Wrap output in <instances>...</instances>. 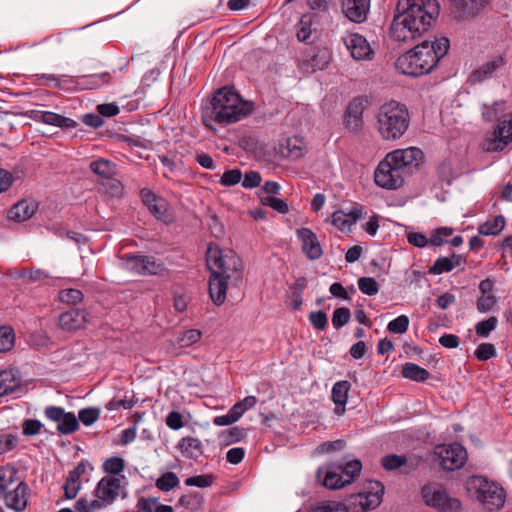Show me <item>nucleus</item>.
I'll list each match as a JSON object with an SVG mask.
<instances>
[{
    "label": "nucleus",
    "mask_w": 512,
    "mask_h": 512,
    "mask_svg": "<svg viewBox=\"0 0 512 512\" xmlns=\"http://www.w3.org/2000/svg\"><path fill=\"white\" fill-rule=\"evenodd\" d=\"M440 13L437 0H398L389 35L397 42H411L429 30Z\"/></svg>",
    "instance_id": "nucleus-1"
},
{
    "label": "nucleus",
    "mask_w": 512,
    "mask_h": 512,
    "mask_svg": "<svg viewBox=\"0 0 512 512\" xmlns=\"http://www.w3.org/2000/svg\"><path fill=\"white\" fill-rule=\"evenodd\" d=\"M206 265L210 271V299L220 306L226 300L228 282L237 283L242 279V260L233 250H222L217 244L210 243L206 251Z\"/></svg>",
    "instance_id": "nucleus-2"
},
{
    "label": "nucleus",
    "mask_w": 512,
    "mask_h": 512,
    "mask_svg": "<svg viewBox=\"0 0 512 512\" xmlns=\"http://www.w3.org/2000/svg\"><path fill=\"white\" fill-rule=\"evenodd\" d=\"M423 159V152L416 147L397 149L386 154L374 171L375 184L383 189L400 188L412 167H417Z\"/></svg>",
    "instance_id": "nucleus-3"
},
{
    "label": "nucleus",
    "mask_w": 512,
    "mask_h": 512,
    "mask_svg": "<svg viewBox=\"0 0 512 512\" xmlns=\"http://www.w3.org/2000/svg\"><path fill=\"white\" fill-rule=\"evenodd\" d=\"M449 39L441 37L435 41H424L400 55L396 69L407 76L418 77L430 73L448 53Z\"/></svg>",
    "instance_id": "nucleus-4"
},
{
    "label": "nucleus",
    "mask_w": 512,
    "mask_h": 512,
    "mask_svg": "<svg viewBox=\"0 0 512 512\" xmlns=\"http://www.w3.org/2000/svg\"><path fill=\"white\" fill-rule=\"evenodd\" d=\"M254 110V104L242 99L232 86L219 88L210 101L209 118L226 126L241 121Z\"/></svg>",
    "instance_id": "nucleus-5"
},
{
    "label": "nucleus",
    "mask_w": 512,
    "mask_h": 512,
    "mask_svg": "<svg viewBox=\"0 0 512 512\" xmlns=\"http://www.w3.org/2000/svg\"><path fill=\"white\" fill-rule=\"evenodd\" d=\"M376 118L377 130L384 140L399 139L407 131L410 123L406 105L394 100L381 105Z\"/></svg>",
    "instance_id": "nucleus-6"
},
{
    "label": "nucleus",
    "mask_w": 512,
    "mask_h": 512,
    "mask_svg": "<svg viewBox=\"0 0 512 512\" xmlns=\"http://www.w3.org/2000/svg\"><path fill=\"white\" fill-rule=\"evenodd\" d=\"M361 470V461L354 459L344 465L328 464L325 467H319L316 475L323 486L330 490H336L351 484L359 476Z\"/></svg>",
    "instance_id": "nucleus-7"
},
{
    "label": "nucleus",
    "mask_w": 512,
    "mask_h": 512,
    "mask_svg": "<svg viewBox=\"0 0 512 512\" xmlns=\"http://www.w3.org/2000/svg\"><path fill=\"white\" fill-rule=\"evenodd\" d=\"M467 490L487 511L501 509L506 500L504 489L483 476H472L467 482Z\"/></svg>",
    "instance_id": "nucleus-8"
},
{
    "label": "nucleus",
    "mask_w": 512,
    "mask_h": 512,
    "mask_svg": "<svg viewBox=\"0 0 512 512\" xmlns=\"http://www.w3.org/2000/svg\"><path fill=\"white\" fill-rule=\"evenodd\" d=\"M423 503L438 512H460L461 501L452 497L447 489L440 483L429 482L421 488Z\"/></svg>",
    "instance_id": "nucleus-9"
},
{
    "label": "nucleus",
    "mask_w": 512,
    "mask_h": 512,
    "mask_svg": "<svg viewBox=\"0 0 512 512\" xmlns=\"http://www.w3.org/2000/svg\"><path fill=\"white\" fill-rule=\"evenodd\" d=\"M139 194L143 204L157 220L166 225L172 224L175 221L170 204L164 197L155 194L148 188L141 189Z\"/></svg>",
    "instance_id": "nucleus-10"
},
{
    "label": "nucleus",
    "mask_w": 512,
    "mask_h": 512,
    "mask_svg": "<svg viewBox=\"0 0 512 512\" xmlns=\"http://www.w3.org/2000/svg\"><path fill=\"white\" fill-rule=\"evenodd\" d=\"M435 453L440 459V466L447 471L462 468L467 460L466 449L459 443L439 446Z\"/></svg>",
    "instance_id": "nucleus-11"
},
{
    "label": "nucleus",
    "mask_w": 512,
    "mask_h": 512,
    "mask_svg": "<svg viewBox=\"0 0 512 512\" xmlns=\"http://www.w3.org/2000/svg\"><path fill=\"white\" fill-rule=\"evenodd\" d=\"M512 142V112L498 119L492 138L485 143L488 152L503 151Z\"/></svg>",
    "instance_id": "nucleus-12"
},
{
    "label": "nucleus",
    "mask_w": 512,
    "mask_h": 512,
    "mask_svg": "<svg viewBox=\"0 0 512 512\" xmlns=\"http://www.w3.org/2000/svg\"><path fill=\"white\" fill-rule=\"evenodd\" d=\"M45 416L57 422V432L61 435H69L79 429V420L73 412H66L58 406H47L44 410Z\"/></svg>",
    "instance_id": "nucleus-13"
},
{
    "label": "nucleus",
    "mask_w": 512,
    "mask_h": 512,
    "mask_svg": "<svg viewBox=\"0 0 512 512\" xmlns=\"http://www.w3.org/2000/svg\"><path fill=\"white\" fill-rule=\"evenodd\" d=\"M130 269L141 275H163L167 270L164 263L154 256L132 254Z\"/></svg>",
    "instance_id": "nucleus-14"
},
{
    "label": "nucleus",
    "mask_w": 512,
    "mask_h": 512,
    "mask_svg": "<svg viewBox=\"0 0 512 512\" xmlns=\"http://www.w3.org/2000/svg\"><path fill=\"white\" fill-rule=\"evenodd\" d=\"M490 0H451L453 13L460 20H468L478 16Z\"/></svg>",
    "instance_id": "nucleus-15"
},
{
    "label": "nucleus",
    "mask_w": 512,
    "mask_h": 512,
    "mask_svg": "<svg viewBox=\"0 0 512 512\" xmlns=\"http://www.w3.org/2000/svg\"><path fill=\"white\" fill-rule=\"evenodd\" d=\"M123 479L124 476L121 478L115 476L103 477L98 482L94 490L95 497L105 500L106 503L111 504L120 494Z\"/></svg>",
    "instance_id": "nucleus-16"
},
{
    "label": "nucleus",
    "mask_w": 512,
    "mask_h": 512,
    "mask_svg": "<svg viewBox=\"0 0 512 512\" xmlns=\"http://www.w3.org/2000/svg\"><path fill=\"white\" fill-rule=\"evenodd\" d=\"M88 316L85 309L73 308L60 314L58 325L63 331L74 332L85 327Z\"/></svg>",
    "instance_id": "nucleus-17"
},
{
    "label": "nucleus",
    "mask_w": 512,
    "mask_h": 512,
    "mask_svg": "<svg viewBox=\"0 0 512 512\" xmlns=\"http://www.w3.org/2000/svg\"><path fill=\"white\" fill-rule=\"evenodd\" d=\"M365 216L366 211L364 210V207L358 203H354L349 212H344L342 210L335 211L332 214V224L340 231L344 232L346 230H350L352 225Z\"/></svg>",
    "instance_id": "nucleus-18"
},
{
    "label": "nucleus",
    "mask_w": 512,
    "mask_h": 512,
    "mask_svg": "<svg viewBox=\"0 0 512 512\" xmlns=\"http://www.w3.org/2000/svg\"><path fill=\"white\" fill-rule=\"evenodd\" d=\"M297 237L301 241L302 252L310 260L319 259L323 250L316 234L309 228L302 227L297 230Z\"/></svg>",
    "instance_id": "nucleus-19"
},
{
    "label": "nucleus",
    "mask_w": 512,
    "mask_h": 512,
    "mask_svg": "<svg viewBox=\"0 0 512 512\" xmlns=\"http://www.w3.org/2000/svg\"><path fill=\"white\" fill-rule=\"evenodd\" d=\"M29 490V486L26 482L19 481L13 490L7 491L2 496L5 505L16 512H23L28 504Z\"/></svg>",
    "instance_id": "nucleus-20"
},
{
    "label": "nucleus",
    "mask_w": 512,
    "mask_h": 512,
    "mask_svg": "<svg viewBox=\"0 0 512 512\" xmlns=\"http://www.w3.org/2000/svg\"><path fill=\"white\" fill-rule=\"evenodd\" d=\"M345 45L355 60H370L374 55L367 39L358 33L348 35Z\"/></svg>",
    "instance_id": "nucleus-21"
},
{
    "label": "nucleus",
    "mask_w": 512,
    "mask_h": 512,
    "mask_svg": "<svg viewBox=\"0 0 512 512\" xmlns=\"http://www.w3.org/2000/svg\"><path fill=\"white\" fill-rule=\"evenodd\" d=\"M30 118L35 122L51 125L63 129H74L77 126V122L72 118L65 117L52 111H31Z\"/></svg>",
    "instance_id": "nucleus-22"
},
{
    "label": "nucleus",
    "mask_w": 512,
    "mask_h": 512,
    "mask_svg": "<svg viewBox=\"0 0 512 512\" xmlns=\"http://www.w3.org/2000/svg\"><path fill=\"white\" fill-rule=\"evenodd\" d=\"M370 0H343L342 11L352 22L362 23L367 19Z\"/></svg>",
    "instance_id": "nucleus-23"
},
{
    "label": "nucleus",
    "mask_w": 512,
    "mask_h": 512,
    "mask_svg": "<svg viewBox=\"0 0 512 512\" xmlns=\"http://www.w3.org/2000/svg\"><path fill=\"white\" fill-rule=\"evenodd\" d=\"M384 485L379 481L369 482L368 491L358 494L359 504L362 511L375 509L382 502Z\"/></svg>",
    "instance_id": "nucleus-24"
},
{
    "label": "nucleus",
    "mask_w": 512,
    "mask_h": 512,
    "mask_svg": "<svg viewBox=\"0 0 512 512\" xmlns=\"http://www.w3.org/2000/svg\"><path fill=\"white\" fill-rule=\"evenodd\" d=\"M351 389V384L347 380L337 381L331 391V399L335 405L334 414L337 416L344 415L346 411V404L348 401V393Z\"/></svg>",
    "instance_id": "nucleus-25"
},
{
    "label": "nucleus",
    "mask_w": 512,
    "mask_h": 512,
    "mask_svg": "<svg viewBox=\"0 0 512 512\" xmlns=\"http://www.w3.org/2000/svg\"><path fill=\"white\" fill-rule=\"evenodd\" d=\"M38 203L33 199L18 201L8 212L9 219L24 222L30 219L37 211Z\"/></svg>",
    "instance_id": "nucleus-26"
},
{
    "label": "nucleus",
    "mask_w": 512,
    "mask_h": 512,
    "mask_svg": "<svg viewBox=\"0 0 512 512\" xmlns=\"http://www.w3.org/2000/svg\"><path fill=\"white\" fill-rule=\"evenodd\" d=\"M505 63L502 56H497L492 60L484 63L478 69L474 70L467 80L471 85L481 83L485 79L492 76V74Z\"/></svg>",
    "instance_id": "nucleus-27"
},
{
    "label": "nucleus",
    "mask_w": 512,
    "mask_h": 512,
    "mask_svg": "<svg viewBox=\"0 0 512 512\" xmlns=\"http://www.w3.org/2000/svg\"><path fill=\"white\" fill-rule=\"evenodd\" d=\"M363 104L355 99L349 103L345 114V125L351 131H358L363 125Z\"/></svg>",
    "instance_id": "nucleus-28"
},
{
    "label": "nucleus",
    "mask_w": 512,
    "mask_h": 512,
    "mask_svg": "<svg viewBox=\"0 0 512 512\" xmlns=\"http://www.w3.org/2000/svg\"><path fill=\"white\" fill-rule=\"evenodd\" d=\"M461 255L453 254L451 257H439L435 260L434 264L429 267L428 273L431 275H440L443 273L451 272L455 267L463 263Z\"/></svg>",
    "instance_id": "nucleus-29"
},
{
    "label": "nucleus",
    "mask_w": 512,
    "mask_h": 512,
    "mask_svg": "<svg viewBox=\"0 0 512 512\" xmlns=\"http://www.w3.org/2000/svg\"><path fill=\"white\" fill-rule=\"evenodd\" d=\"M111 80L109 72H102L98 74L82 75L79 76L76 83L82 89H99L102 86L108 84Z\"/></svg>",
    "instance_id": "nucleus-30"
},
{
    "label": "nucleus",
    "mask_w": 512,
    "mask_h": 512,
    "mask_svg": "<svg viewBox=\"0 0 512 512\" xmlns=\"http://www.w3.org/2000/svg\"><path fill=\"white\" fill-rule=\"evenodd\" d=\"M177 448L187 458L197 459L203 453L201 441L190 436L183 437L178 442Z\"/></svg>",
    "instance_id": "nucleus-31"
},
{
    "label": "nucleus",
    "mask_w": 512,
    "mask_h": 512,
    "mask_svg": "<svg viewBox=\"0 0 512 512\" xmlns=\"http://www.w3.org/2000/svg\"><path fill=\"white\" fill-rule=\"evenodd\" d=\"M401 374L404 378L416 382H424L430 377L428 370L412 362L403 365Z\"/></svg>",
    "instance_id": "nucleus-32"
},
{
    "label": "nucleus",
    "mask_w": 512,
    "mask_h": 512,
    "mask_svg": "<svg viewBox=\"0 0 512 512\" xmlns=\"http://www.w3.org/2000/svg\"><path fill=\"white\" fill-rule=\"evenodd\" d=\"M90 169L101 178L107 180H113V176L116 175V165L106 159H98L91 162Z\"/></svg>",
    "instance_id": "nucleus-33"
},
{
    "label": "nucleus",
    "mask_w": 512,
    "mask_h": 512,
    "mask_svg": "<svg viewBox=\"0 0 512 512\" xmlns=\"http://www.w3.org/2000/svg\"><path fill=\"white\" fill-rule=\"evenodd\" d=\"M19 386V379L12 370L0 372V397L13 393Z\"/></svg>",
    "instance_id": "nucleus-34"
},
{
    "label": "nucleus",
    "mask_w": 512,
    "mask_h": 512,
    "mask_svg": "<svg viewBox=\"0 0 512 512\" xmlns=\"http://www.w3.org/2000/svg\"><path fill=\"white\" fill-rule=\"evenodd\" d=\"M18 481V470L12 465L0 466V496Z\"/></svg>",
    "instance_id": "nucleus-35"
},
{
    "label": "nucleus",
    "mask_w": 512,
    "mask_h": 512,
    "mask_svg": "<svg viewBox=\"0 0 512 512\" xmlns=\"http://www.w3.org/2000/svg\"><path fill=\"white\" fill-rule=\"evenodd\" d=\"M505 224V218L502 215H498L481 224L478 232L485 236L498 235L504 229Z\"/></svg>",
    "instance_id": "nucleus-36"
},
{
    "label": "nucleus",
    "mask_w": 512,
    "mask_h": 512,
    "mask_svg": "<svg viewBox=\"0 0 512 512\" xmlns=\"http://www.w3.org/2000/svg\"><path fill=\"white\" fill-rule=\"evenodd\" d=\"M202 338V332L198 329L180 331L176 336L175 344L179 348H188L196 344Z\"/></svg>",
    "instance_id": "nucleus-37"
},
{
    "label": "nucleus",
    "mask_w": 512,
    "mask_h": 512,
    "mask_svg": "<svg viewBox=\"0 0 512 512\" xmlns=\"http://www.w3.org/2000/svg\"><path fill=\"white\" fill-rule=\"evenodd\" d=\"M313 16L304 14L296 25V36L300 42L310 43L312 34Z\"/></svg>",
    "instance_id": "nucleus-38"
},
{
    "label": "nucleus",
    "mask_w": 512,
    "mask_h": 512,
    "mask_svg": "<svg viewBox=\"0 0 512 512\" xmlns=\"http://www.w3.org/2000/svg\"><path fill=\"white\" fill-rule=\"evenodd\" d=\"M180 506L191 511H197L203 508L204 499L198 492L182 495L178 500Z\"/></svg>",
    "instance_id": "nucleus-39"
},
{
    "label": "nucleus",
    "mask_w": 512,
    "mask_h": 512,
    "mask_svg": "<svg viewBox=\"0 0 512 512\" xmlns=\"http://www.w3.org/2000/svg\"><path fill=\"white\" fill-rule=\"evenodd\" d=\"M107 505H109V503H106L105 500L97 497L91 501H87L85 498H80L75 503V509L77 512H91L103 509Z\"/></svg>",
    "instance_id": "nucleus-40"
},
{
    "label": "nucleus",
    "mask_w": 512,
    "mask_h": 512,
    "mask_svg": "<svg viewBox=\"0 0 512 512\" xmlns=\"http://www.w3.org/2000/svg\"><path fill=\"white\" fill-rule=\"evenodd\" d=\"M180 483L178 476L174 472H165L156 480V487L163 492H168Z\"/></svg>",
    "instance_id": "nucleus-41"
},
{
    "label": "nucleus",
    "mask_w": 512,
    "mask_h": 512,
    "mask_svg": "<svg viewBox=\"0 0 512 512\" xmlns=\"http://www.w3.org/2000/svg\"><path fill=\"white\" fill-rule=\"evenodd\" d=\"M15 345V333L11 326L0 327V352H8Z\"/></svg>",
    "instance_id": "nucleus-42"
},
{
    "label": "nucleus",
    "mask_w": 512,
    "mask_h": 512,
    "mask_svg": "<svg viewBox=\"0 0 512 512\" xmlns=\"http://www.w3.org/2000/svg\"><path fill=\"white\" fill-rule=\"evenodd\" d=\"M103 471L107 474L118 475L125 468V461L121 457H110L102 465Z\"/></svg>",
    "instance_id": "nucleus-43"
},
{
    "label": "nucleus",
    "mask_w": 512,
    "mask_h": 512,
    "mask_svg": "<svg viewBox=\"0 0 512 512\" xmlns=\"http://www.w3.org/2000/svg\"><path fill=\"white\" fill-rule=\"evenodd\" d=\"M61 302L69 305H75L83 300V293L78 289H63L59 292Z\"/></svg>",
    "instance_id": "nucleus-44"
},
{
    "label": "nucleus",
    "mask_w": 512,
    "mask_h": 512,
    "mask_svg": "<svg viewBox=\"0 0 512 512\" xmlns=\"http://www.w3.org/2000/svg\"><path fill=\"white\" fill-rule=\"evenodd\" d=\"M261 203L264 206L271 207L273 210H275L281 214H286L289 212V207H288L287 202L280 198H276L273 196L261 197Z\"/></svg>",
    "instance_id": "nucleus-45"
},
{
    "label": "nucleus",
    "mask_w": 512,
    "mask_h": 512,
    "mask_svg": "<svg viewBox=\"0 0 512 512\" xmlns=\"http://www.w3.org/2000/svg\"><path fill=\"white\" fill-rule=\"evenodd\" d=\"M359 290L368 296L376 295L379 291V285L372 277H361L358 279Z\"/></svg>",
    "instance_id": "nucleus-46"
},
{
    "label": "nucleus",
    "mask_w": 512,
    "mask_h": 512,
    "mask_svg": "<svg viewBox=\"0 0 512 512\" xmlns=\"http://www.w3.org/2000/svg\"><path fill=\"white\" fill-rule=\"evenodd\" d=\"M498 324V319L495 316H491L488 319L478 322L475 326L476 334L479 337H487L491 331H493Z\"/></svg>",
    "instance_id": "nucleus-47"
},
{
    "label": "nucleus",
    "mask_w": 512,
    "mask_h": 512,
    "mask_svg": "<svg viewBox=\"0 0 512 512\" xmlns=\"http://www.w3.org/2000/svg\"><path fill=\"white\" fill-rule=\"evenodd\" d=\"M381 463L386 470L391 471L405 465L407 463V458L402 455L390 454L384 456Z\"/></svg>",
    "instance_id": "nucleus-48"
},
{
    "label": "nucleus",
    "mask_w": 512,
    "mask_h": 512,
    "mask_svg": "<svg viewBox=\"0 0 512 512\" xmlns=\"http://www.w3.org/2000/svg\"><path fill=\"white\" fill-rule=\"evenodd\" d=\"M351 317L350 310L346 307H340L334 310L332 316V324L335 329L345 326Z\"/></svg>",
    "instance_id": "nucleus-49"
},
{
    "label": "nucleus",
    "mask_w": 512,
    "mask_h": 512,
    "mask_svg": "<svg viewBox=\"0 0 512 512\" xmlns=\"http://www.w3.org/2000/svg\"><path fill=\"white\" fill-rule=\"evenodd\" d=\"M409 318L406 315H400L389 322L387 329L394 334H403L408 330Z\"/></svg>",
    "instance_id": "nucleus-50"
},
{
    "label": "nucleus",
    "mask_w": 512,
    "mask_h": 512,
    "mask_svg": "<svg viewBox=\"0 0 512 512\" xmlns=\"http://www.w3.org/2000/svg\"><path fill=\"white\" fill-rule=\"evenodd\" d=\"M495 346L491 343H481L475 350L474 355L479 361H487L496 356Z\"/></svg>",
    "instance_id": "nucleus-51"
},
{
    "label": "nucleus",
    "mask_w": 512,
    "mask_h": 512,
    "mask_svg": "<svg viewBox=\"0 0 512 512\" xmlns=\"http://www.w3.org/2000/svg\"><path fill=\"white\" fill-rule=\"evenodd\" d=\"M496 303L495 294H481L476 301V307L479 312L484 313L492 310Z\"/></svg>",
    "instance_id": "nucleus-52"
},
{
    "label": "nucleus",
    "mask_w": 512,
    "mask_h": 512,
    "mask_svg": "<svg viewBox=\"0 0 512 512\" xmlns=\"http://www.w3.org/2000/svg\"><path fill=\"white\" fill-rule=\"evenodd\" d=\"M257 404V398L255 396H246L243 400L236 402L231 408L239 418L249 409L253 408Z\"/></svg>",
    "instance_id": "nucleus-53"
},
{
    "label": "nucleus",
    "mask_w": 512,
    "mask_h": 512,
    "mask_svg": "<svg viewBox=\"0 0 512 512\" xmlns=\"http://www.w3.org/2000/svg\"><path fill=\"white\" fill-rule=\"evenodd\" d=\"M311 325L317 330H325L328 325V317L324 311H312L308 315Z\"/></svg>",
    "instance_id": "nucleus-54"
},
{
    "label": "nucleus",
    "mask_w": 512,
    "mask_h": 512,
    "mask_svg": "<svg viewBox=\"0 0 512 512\" xmlns=\"http://www.w3.org/2000/svg\"><path fill=\"white\" fill-rule=\"evenodd\" d=\"M242 180V172L240 169L226 170L220 179V184L223 186H233L238 184Z\"/></svg>",
    "instance_id": "nucleus-55"
},
{
    "label": "nucleus",
    "mask_w": 512,
    "mask_h": 512,
    "mask_svg": "<svg viewBox=\"0 0 512 512\" xmlns=\"http://www.w3.org/2000/svg\"><path fill=\"white\" fill-rule=\"evenodd\" d=\"M454 230L450 227H439L435 229L430 236V243L434 246H441L444 244V237H449L453 234Z\"/></svg>",
    "instance_id": "nucleus-56"
},
{
    "label": "nucleus",
    "mask_w": 512,
    "mask_h": 512,
    "mask_svg": "<svg viewBox=\"0 0 512 512\" xmlns=\"http://www.w3.org/2000/svg\"><path fill=\"white\" fill-rule=\"evenodd\" d=\"M43 424L37 419H25L22 423V434L27 437L40 433Z\"/></svg>",
    "instance_id": "nucleus-57"
},
{
    "label": "nucleus",
    "mask_w": 512,
    "mask_h": 512,
    "mask_svg": "<svg viewBox=\"0 0 512 512\" xmlns=\"http://www.w3.org/2000/svg\"><path fill=\"white\" fill-rule=\"evenodd\" d=\"M80 488V480L68 476L63 486L65 498L74 499L77 496Z\"/></svg>",
    "instance_id": "nucleus-58"
},
{
    "label": "nucleus",
    "mask_w": 512,
    "mask_h": 512,
    "mask_svg": "<svg viewBox=\"0 0 512 512\" xmlns=\"http://www.w3.org/2000/svg\"><path fill=\"white\" fill-rule=\"evenodd\" d=\"M214 477L210 474H203L189 477L185 480L187 486H196L200 488L209 487L213 483Z\"/></svg>",
    "instance_id": "nucleus-59"
},
{
    "label": "nucleus",
    "mask_w": 512,
    "mask_h": 512,
    "mask_svg": "<svg viewBox=\"0 0 512 512\" xmlns=\"http://www.w3.org/2000/svg\"><path fill=\"white\" fill-rule=\"evenodd\" d=\"M503 104L494 103L493 105H483L482 107V116L485 121H494L498 120V116L503 112L502 108Z\"/></svg>",
    "instance_id": "nucleus-60"
},
{
    "label": "nucleus",
    "mask_w": 512,
    "mask_h": 512,
    "mask_svg": "<svg viewBox=\"0 0 512 512\" xmlns=\"http://www.w3.org/2000/svg\"><path fill=\"white\" fill-rule=\"evenodd\" d=\"M99 418V410L96 408H85L79 411V420L86 426L96 422Z\"/></svg>",
    "instance_id": "nucleus-61"
},
{
    "label": "nucleus",
    "mask_w": 512,
    "mask_h": 512,
    "mask_svg": "<svg viewBox=\"0 0 512 512\" xmlns=\"http://www.w3.org/2000/svg\"><path fill=\"white\" fill-rule=\"evenodd\" d=\"M261 183V175L259 172L250 170L244 174L242 186L246 189L258 187Z\"/></svg>",
    "instance_id": "nucleus-62"
},
{
    "label": "nucleus",
    "mask_w": 512,
    "mask_h": 512,
    "mask_svg": "<svg viewBox=\"0 0 512 512\" xmlns=\"http://www.w3.org/2000/svg\"><path fill=\"white\" fill-rule=\"evenodd\" d=\"M226 439L228 443H235L243 440L246 437V429L238 426L231 427L226 432Z\"/></svg>",
    "instance_id": "nucleus-63"
},
{
    "label": "nucleus",
    "mask_w": 512,
    "mask_h": 512,
    "mask_svg": "<svg viewBox=\"0 0 512 512\" xmlns=\"http://www.w3.org/2000/svg\"><path fill=\"white\" fill-rule=\"evenodd\" d=\"M407 241L409 244L418 247L423 248L425 247L430 241L427 239V237L419 232H409L407 233Z\"/></svg>",
    "instance_id": "nucleus-64"
}]
</instances>
